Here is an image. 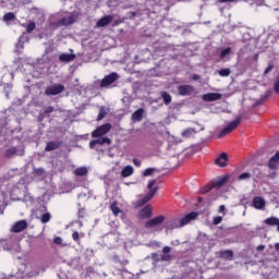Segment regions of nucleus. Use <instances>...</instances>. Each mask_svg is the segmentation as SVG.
<instances>
[{"mask_svg":"<svg viewBox=\"0 0 279 279\" xmlns=\"http://www.w3.org/2000/svg\"><path fill=\"white\" fill-rule=\"evenodd\" d=\"M204 130H205V128H204V126H202V128H201V132H204Z\"/></svg>","mask_w":279,"mask_h":279,"instance_id":"60","label":"nucleus"},{"mask_svg":"<svg viewBox=\"0 0 279 279\" xmlns=\"http://www.w3.org/2000/svg\"><path fill=\"white\" fill-rule=\"evenodd\" d=\"M78 215H80V217H84L82 211H80Z\"/></svg>","mask_w":279,"mask_h":279,"instance_id":"59","label":"nucleus"},{"mask_svg":"<svg viewBox=\"0 0 279 279\" xmlns=\"http://www.w3.org/2000/svg\"><path fill=\"white\" fill-rule=\"evenodd\" d=\"M230 73H232L230 69H222L218 71V74L220 75V77H230Z\"/></svg>","mask_w":279,"mask_h":279,"instance_id":"35","label":"nucleus"},{"mask_svg":"<svg viewBox=\"0 0 279 279\" xmlns=\"http://www.w3.org/2000/svg\"><path fill=\"white\" fill-rule=\"evenodd\" d=\"M78 215H80V217H84L82 211H80Z\"/></svg>","mask_w":279,"mask_h":279,"instance_id":"58","label":"nucleus"},{"mask_svg":"<svg viewBox=\"0 0 279 279\" xmlns=\"http://www.w3.org/2000/svg\"><path fill=\"white\" fill-rule=\"evenodd\" d=\"M264 223H266V226H277V230L279 232V218L277 217L266 218L264 220Z\"/></svg>","mask_w":279,"mask_h":279,"instance_id":"26","label":"nucleus"},{"mask_svg":"<svg viewBox=\"0 0 279 279\" xmlns=\"http://www.w3.org/2000/svg\"><path fill=\"white\" fill-rule=\"evenodd\" d=\"M179 95H182L183 97H186L189 95H193L195 93V87L192 85H180L178 87Z\"/></svg>","mask_w":279,"mask_h":279,"instance_id":"8","label":"nucleus"},{"mask_svg":"<svg viewBox=\"0 0 279 279\" xmlns=\"http://www.w3.org/2000/svg\"><path fill=\"white\" fill-rule=\"evenodd\" d=\"M88 169L86 167H80L74 170V175H87Z\"/></svg>","mask_w":279,"mask_h":279,"instance_id":"32","label":"nucleus"},{"mask_svg":"<svg viewBox=\"0 0 279 279\" xmlns=\"http://www.w3.org/2000/svg\"><path fill=\"white\" fill-rule=\"evenodd\" d=\"M222 97L219 93H208L203 95V101H219Z\"/></svg>","mask_w":279,"mask_h":279,"instance_id":"12","label":"nucleus"},{"mask_svg":"<svg viewBox=\"0 0 279 279\" xmlns=\"http://www.w3.org/2000/svg\"><path fill=\"white\" fill-rule=\"evenodd\" d=\"M154 184H156V180H151L148 182L147 189L149 190V193L143 198L138 199V206H145V204H147V202H149L154 197V195H156V191H158V187L153 189Z\"/></svg>","mask_w":279,"mask_h":279,"instance_id":"3","label":"nucleus"},{"mask_svg":"<svg viewBox=\"0 0 279 279\" xmlns=\"http://www.w3.org/2000/svg\"><path fill=\"white\" fill-rule=\"evenodd\" d=\"M72 239H73V241H75L76 243H80V232L74 231V232L72 233Z\"/></svg>","mask_w":279,"mask_h":279,"instance_id":"45","label":"nucleus"},{"mask_svg":"<svg viewBox=\"0 0 279 279\" xmlns=\"http://www.w3.org/2000/svg\"><path fill=\"white\" fill-rule=\"evenodd\" d=\"M27 228V221L26 220H20L13 225L11 228V231L17 233V232H23Z\"/></svg>","mask_w":279,"mask_h":279,"instance_id":"14","label":"nucleus"},{"mask_svg":"<svg viewBox=\"0 0 279 279\" xmlns=\"http://www.w3.org/2000/svg\"><path fill=\"white\" fill-rule=\"evenodd\" d=\"M221 221H223V218L221 216H217V217H214V226H219V223H221Z\"/></svg>","mask_w":279,"mask_h":279,"instance_id":"43","label":"nucleus"},{"mask_svg":"<svg viewBox=\"0 0 279 279\" xmlns=\"http://www.w3.org/2000/svg\"><path fill=\"white\" fill-rule=\"evenodd\" d=\"M276 175V173L271 174L270 178H274Z\"/></svg>","mask_w":279,"mask_h":279,"instance_id":"62","label":"nucleus"},{"mask_svg":"<svg viewBox=\"0 0 279 279\" xmlns=\"http://www.w3.org/2000/svg\"><path fill=\"white\" fill-rule=\"evenodd\" d=\"M60 93H64V85L62 84H53L46 87L45 94L48 97L60 95Z\"/></svg>","mask_w":279,"mask_h":279,"instance_id":"4","label":"nucleus"},{"mask_svg":"<svg viewBox=\"0 0 279 279\" xmlns=\"http://www.w3.org/2000/svg\"><path fill=\"white\" fill-rule=\"evenodd\" d=\"M151 258H153L154 263H158V260H160V259L158 258V254H157V253H153V254H151Z\"/></svg>","mask_w":279,"mask_h":279,"instance_id":"49","label":"nucleus"},{"mask_svg":"<svg viewBox=\"0 0 279 279\" xmlns=\"http://www.w3.org/2000/svg\"><path fill=\"white\" fill-rule=\"evenodd\" d=\"M171 245L178 246L180 245V240H174L171 242Z\"/></svg>","mask_w":279,"mask_h":279,"instance_id":"53","label":"nucleus"},{"mask_svg":"<svg viewBox=\"0 0 279 279\" xmlns=\"http://www.w3.org/2000/svg\"><path fill=\"white\" fill-rule=\"evenodd\" d=\"M213 187V184L211 185H206L205 187H202L201 189V193L204 195L206 193H208V191H210Z\"/></svg>","mask_w":279,"mask_h":279,"instance_id":"44","label":"nucleus"},{"mask_svg":"<svg viewBox=\"0 0 279 279\" xmlns=\"http://www.w3.org/2000/svg\"><path fill=\"white\" fill-rule=\"evenodd\" d=\"M232 256H234V253H232V251L220 252V258H225V260H232Z\"/></svg>","mask_w":279,"mask_h":279,"instance_id":"30","label":"nucleus"},{"mask_svg":"<svg viewBox=\"0 0 279 279\" xmlns=\"http://www.w3.org/2000/svg\"><path fill=\"white\" fill-rule=\"evenodd\" d=\"M34 175L36 178H39V180H43V178H45V169L43 168H37L34 170Z\"/></svg>","mask_w":279,"mask_h":279,"instance_id":"34","label":"nucleus"},{"mask_svg":"<svg viewBox=\"0 0 279 279\" xmlns=\"http://www.w3.org/2000/svg\"><path fill=\"white\" fill-rule=\"evenodd\" d=\"M171 247L170 246H163L162 248V255H161V260L163 263H169V260H172V256L170 254Z\"/></svg>","mask_w":279,"mask_h":279,"instance_id":"22","label":"nucleus"},{"mask_svg":"<svg viewBox=\"0 0 279 279\" xmlns=\"http://www.w3.org/2000/svg\"><path fill=\"white\" fill-rule=\"evenodd\" d=\"M165 222V216H157L145 223V228L151 230V228H158V226Z\"/></svg>","mask_w":279,"mask_h":279,"instance_id":"6","label":"nucleus"},{"mask_svg":"<svg viewBox=\"0 0 279 279\" xmlns=\"http://www.w3.org/2000/svg\"><path fill=\"white\" fill-rule=\"evenodd\" d=\"M159 232H162V228L158 229Z\"/></svg>","mask_w":279,"mask_h":279,"instance_id":"63","label":"nucleus"},{"mask_svg":"<svg viewBox=\"0 0 279 279\" xmlns=\"http://www.w3.org/2000/svg\"><path fill=\"white\" fill-rule=\"evenodd\" d=\"M275 248L277 250V252H279V243L275 244Z\"/></svg>","mask_w":279,"mask_h":279,"instance_id":"56","label":"nucleus"},{"mask_svg":"<svg viewBox=\"0 0 279 279\" xmlns=\"http://www.w3.org/2000/svg\"><path fill=\"white\" fill-rule=\"evenodd\" d=\"M154 171H156V168H147L144 172H143V175L145 178L151 175V173H154Z\"/></svg>","mask_w":279,"mask_h":279,"instance_id":"42","label":"nucleus"},{"mask_svg":"<svg viewBox=\"0 0 279 279\" xmlns=\"http://www.w3.org/2000/svg\"><path fill=\"white\" fill-rule=\"evenodd\" d=\"M253 206L257 210H265V198L256 196L253 198Z\"/></svg>","mask_w":279,"mask_h":279,"instance_id":"16","label":"nucleus"},{"mask_svg":"<svg viewBox=\"0 0 279 279\" xmlns=\"http://www.w3.org/2000/svg\"><path fill=\"white\" fill-rule=\"evenodd\" d=\"M75 58H76L75 53H61L59 56L60 62H65V64H69V62H73Z\"/></svg>","mask_w":279,"mask_h":279,"instance_id":"23","label":"nucleus"},{"mask_svg":"<svg viewBox=\"0 0 279 279\" xmlns=\"http://www.w3.org/2000/svg\"><path fill=\"white\" fill-rule=\"evenodd\" d=\"M14 19H16V16L12 12H9L3 16V21H14Z\"/></svg>","mask_w":279,"mask_h":279,"instance_id":"40","label":"nucleus"},{"mask_svg":"<svg viewBox=\"0 0 279 279\" xmlns=\"http://www.w3.org/2000/svg\"><path fill=\"white\" fill-rule=\"evenodd\" d=\"M143 114H145V109L143 108H140L133 112L131 116L133 123H140V121H143Z\"/></svg>","mask_w":279,"mask_h":279,"instance_id":"15","label":"nucleus"},{"mask_svg":"<svg viewBox=\"0 0 279 279\" xmlns=\"http://www.w3.org/2000/svg\"><path fill=\"white\" fill-rule=\"evenodd\" d=\"M110 210L112 211L114 217H118V215H122V217H123V211L117 206V204H114V203L111 204Z\"/></svg>","mask_w":279,"mask_h":279,"instance_id":"33","label":"nucleus"},{"mask_svg":"<svg viewBox=\"0 0 279 279\" xmlns=\"http://www.w3.org/2000/svg\"><path fill=\"white\" fill-rule=\"evenodd\" d=\"M34 29H36V23H34V22L28 23V25L26 26L27 34H32V32H34Z\"/></svg>","mask_w":279,"mask_h":279,"instance_id":"38","label":"nucleus"},{"mask_svg":"<svg viewBox=\"0 0 279 279\" xmlns=\"http://www.w3.org/2000/svg\"><path fill=\"white\" fill-rule=\"evenodd\" d=\"M106 114H107L106 109L101 107L98 113L97 121H101L106 117Z\"/></svg>","mask_w":279,"mask_h":279,"instance_id":"41","label":"nucleus"},{"mask_svg":"<svg viewBox=\"0 0 279 279\" xmlns=\"http://www.w3.org/2000/svg\"><path fill=\"white\" fill-rule=\"evenodd\" d=\"M3 250H12V243L11 242H5L3 244Z\"/></svg>","mask_w":279,"mask_h":279,"instance_id":"48","label":"nucleus"},{"mask_svg":"<svg viewBox=\"0 0 279 279\" xmlns=\"http://www.w3.org/2000/svg\"><path fill=\"white\" fill-rule=\"evenodd\" d=\"M161 98L163 100L165 106H169V104H171L172 101L171 94L167 92H161Z\"/></svg>","mask_w":279,"mask_h":279,"instance_id":"29","label":"nucleus"},{"mask_svg":"<svg viewBox=\"0 0 279 279\" xmlns=\"http://www.w3.org/2000/svg\"><path fill=\"white\" fill-rule=\"evenodd\" d=\"M228 180H230L229 175L218 177L211 182V189H221V186H223V184H226Z\"/></svg>","mask_w":279,"mask_h":279,"instance_id":"9","label":"nucleus"},{"mask_svg":"<svg viewBox=\"0 0 279 279\" xmlns=\"http://www.w3.org/2000/svg\"><path fill=\"white\" fill-rule=\"evenodd\" d=\"M13 156H21V153H19V149L16 147L8 148L4 153V157L12 158Z\"/></svg>","mask_w":279,"mask_h":279,"instance_id":"25","label":"nucleus"},{"mask_svg":"<svg viewBox=\"0 0 279 279\" xmlns=\"http://www.w3.org/2000/svg\"><path fill=\"white\" fill-rule=\"evenodd\" d=\"M165 228L167 230H175V228H182V222L180 219H171L166 222Z\"/></svg>","mask_w":279,"mask_h":279,"instance_id":"13","label":"nucleus"},{"mask_svg":"<svg viewBox=\"0 0 279 279\" xmlns=\"http://www.w3.org/2000/svg\"><path fill=\"white\" fill-rule=\"evenodd\" d=\"M269 97H271V90L266 92V94L262 96L260 99H258L254 106H260V104L267 101Z\"/></svg>","mask_w":279,"mask_h":279,"instance_id":"31","label":"nucleus"},{"mask_svg":"<svg viewBox=\"0 0 279 279\" xmlns=\"http://www.w3.org/2000/svg\"><path fill=\"white\" fill-rule=\"evenodd\" d=\"M198 214L195 211H192L190 214H187L185 217L181 218V226L182 228H184V226H189L190 221H195V219H197Z\"/></svg>","mask_w":279,"mask_h":279,"instance_id":"11","label":"nucleus"},{"mask_svg":"<svg viewBox=\"0 0 279 279\" xmlns=\"http://www.w3.org/2000/svg\"><path fill=\"white\" fill-rule=\"evenodd\" d=\"M62 143L61 142H56V141H51L48 142L45 148V151H53L56 149H60Z\"/></svg>","mask_w":279,"mask_h":279,"instance_id":"24","label":"nucleus"},{"mask_svg":"<svg viewBox=\"0 0 279 279\" xmlns=\"http://www.w3.org/2000/svg\"><path fill=\"white\" fill-rule=\"evenodd\" d=\"M28 40L29 38H27V35L25 33L20 37L17 44L15 45L17 53H21V51H23V45H25V43H27Z\"/></svg>","mask_w":279,"mask_h":279,"instance_id":"18","label":"nucleus"},{"mask_svg":"<svg viewBox=\"0 0 279 279\" xmlns=\"http://www.w3.org/2000/svg\"><path fill=\"white\" fill-rule=\"evenodd\" d=\"M132 173H134V168L132 166H126L121 171L122 178H130Z\"/></svg>","mask_w":279,"mask_h":279,"instance_id":"27","label":"nucleus"},{"mask_svg":"<svg viewBox=\"0 0 279 279\" xmlns=\"http://www.w3.org/2000/svg\"><path fill=\"white\" fill-rule=\"evenodd\" d=\"M77 21V15L70 13L59 21V25H73Z\"/></svg>","mask_w":279,"mask_h":279,"instance_id":"10","label":"nucleus"},{"mask_svg":"<svg viewBox=\"0 0 279 279\" xmlns=\"http://www.w3.org/2000/svg\"><path fill=\"white\" fill-rule=\"evenodd\" d=\"M265 250V245L257 246V252H263Z\"/></svg>","mask_w":279,"mask_h":279,"instance_id":"55","label":"nucleus"},{"mask_svg":"<svg viewBox=\"0 0 279 279\" xmlns=\"http://www.w3.org/2000/svg\"><path fill=\"white\" fill-rule=\"evenodd\" d=\"M241 121H243V116H238L235 120L229 122L227 126L222 130V132L219 133L218 138H223V136H228L230 132H233V130H236V128L241 125Z\"/></svg>","mask_w":279,"mask_h":279,"instance_id":"1","label":"nucleus"},{"mask_svg":"<svg viewBox=\"0 0 279 279\" xmlns=\"http://www.w3.org/2000/svg\"><path fill=\"white\" fill-rule=\"evenodd\" d=\"M140 219H149L151 218V206L147 205L144 207L140 214H138Z\"/></svg>","mask_w":279,"mask_h":279,"instance_id":"21","label":"nucleus"},{"mask_svg":"<svg viewBox=\"0 0 279 279\" xmlns=\"http://www.w3.org/2000/svg\"><path fill=\"white\" fill-rule=\"evenodd\" d=\"M271 71H274V64H269V65H268V69H266V70L264 71V75H267L268 73H271Z\"/></svg>","mask_w":279,"mask_h":279,"instance_id":"47","label":"nucleus"},{"mask_svg":"<svg viewBox=\"0 0 279 279\" xmlns=\"http://www.w3.org/2000/svg\"><path fill=\"white\" fill-rule=\"evenodd\" d=\"M250 178H252V174H251V173H248V172H243L242 174H240V175L238 177V180H240V181L250 180Z\"/></svg>","mask_w":279,"mask_h":279,"instance_id":"39","label":"nucleus"},{"mask_svg":"<svg viewBox=\"0 0 279 279\" xmlns=\"http://www.w3.org/2000/svg\"><path fill=\"white\" fill-rule=\"evenodd\" d=\"M197 132H199V129L187 128L181 132V136H183L184 138H191V136H195Z\"/></svg>","mask_w":279,"mask_h":279,"instance_id":"20","label":"nucleus"},{"mask_svg":"<svg viewBox=\"0 0 279 279\" xmlns=\"http://www.w3.org/2000/svg\"><path fill=\"white\" fill-rule=\"evenodd\" d=\"M40 221L41 223H49V221H51V214L49 213L43 214Z\"/></svg>","mask_w":279,"mask_h":279,"instance_id":"36","label":"nucleus"},{"mask_svg":"<svg viewBox=\"0 0 279 279\" xmlns=\"http://www.w3.org/2000/svg\"><path fill=\"white\" fill-rule=\"evenodd\" d=\"M112 141L108 137H99L97 140L90 141L89 147L90 149H99L97 148V145H110Z\"/></svg>","mask_w":279,"mask_h":279,"instance_id":"7","label":"nucleus"},{"mask_svg":"<svg viewBox=\"0 0 279 279\" xmlns=\"http://www.w3.org/2000/svg\"><path fill=\"white\" fill-rule=\"evenodd\" d=\"M32 271H28L27 272V276H28V278H34V277H36V276H39V274H40V268H39V266L38 265H33L32 266Z\"/></svg>","mask_w":279,"mask_h":279,"instance_id":"28","label":"nucleus"},{"mask_svg":"<svg viewBox=\"0 0 279 279\" xmlns=\"http://www.w3.org/2000/svg\"><path fill=\"white\" fill-rule=\"evenodd\" d=\"M51 112H53V107H48L45 109L46 114H51Z\"/></svg>","mask_w":279,"mask_h":279,"instance_id":"50","label":"nucleus"},{"mask_svg":"<svg viewBox=\"0 0 279 279\" xmlns=\"http://www.w3.org/2000/svg\"><path fill=\"white\" fill-rule=\"evenodd\" d=\"M112 15H106L104 17H101L100 20H98L96 26L97 27H106L108 25H110V23H112Z\"/></svg>","mask_w":279,"mask_h":279,"instance_id":"19","label":"nucleus"},{"mask_svg":"<svg viewBox=\"0 0 279 279\" xmlns=\"http://www.w3.org/2000/svg\"><path fill=\"white\" fill-rule=\"evenodd\" d=\"M62 239L60 238V236H56L54 239H53V243L56 244V245H62Z\"/></svg>","mask_w":279,"mask_h":279,"instance_id":"46","label":"nucleus"},{"mask_svg":"<svg viewBox=\"0 0 279 279\" xmlns=\"http://www.w3.org/2000/svg\"><path fill=\"white\" fill-rule=\"evenodd\" d=\"M228 154L221 153L218 158L215 160V165L218 167H228Z\"/></svg>","mask_w":279,"mask_h":279,"instance_id":"17","label":"nucleus"},{"mask_svg":"<svg viewBox=\"0 0 279 279\" xmlns=\"http://www.w3.org/2000/svg\"><path fill=\"white\" fill-rule=\"evenodd\" d=\"M198 202L202 203V197H198Z\"/></svg>","mask_w":279,"mask_h":279,"instance_id":"61","label":"nucleus"},{"mask_svg":"<svg viewBox=\"0 0 279 279\" xmlns=\"http://www.w3.org/2000/svg\"><path fill=\"white\" fill-rule=\"evenodd\" d=\"M231 53H232V48L228 47V48L223 49L220 52L221 60H223V58H226V56H230Z\"/></svg>","mask_w":279,"mask_h":279,"instance_id":"37","label":"nucleus"},{"mask_svg":"<svg viewBox=\"0 0 279 279\" xmlns=\"http://www.w3.org/2000/svg\"><path fill=\"white\" fill-rule=\"evenodd\" d=\"M193 80H201V76H199V75H195V76L193 77Z\"/></svg>","mask_w":279,"mask_h":279,"instance_id":"57","label":"nucleus"},{"mask_svg":"<svg viewBox=\"0 0 279 279\" xmlns=\"http://www.w3.org/2000/svg\"><path fill=\"white\" fill-rule=\"evenodd\" d=\"M141 160L140 159H133V165H135V167H141Z\"/></svg>","mask_w":279,"mask_h":279,"instance_id":"51","label":"nucleus"},{"mask_svg":"<svg viewBox=\"0 0 279 279\" xmlns=\"http://www.w3.org/2000/svg\"><path fill=\"white\" fill-rule=\"evenodd\" d=\"M119 80V74L117 72H112L109 75H106L101 81L99 82L100 88H112L114 85V82Z\"/></svg>","mask_w":279,"mask_h":279,"instance_id":"2","label":"nucleus"},{"mask_svg":"<svg viewBox=\"0 0 279 279\" xmlns=\"http://www.w3.org/2000/svg\"><path fill=\"white\" fill-rule=\"evenodd\" d=\"M218 1H219V3H230V2H232L234 0H218Z\"/></svg>","mask_w":279,"mask_h":279,"instance_id":"54","label":"nucleus"},{"mask_svg":"<svg viewBox=\"0 0 279 279\" xmlns=\"http://www.w3.org/2000/svg\"><path fill=\"white\" fill-rule=\"evenodd\" d=\"M219 213H226V206L225 205H220Z\"/></svg>","mask_w":279,"mask_h":279,"instance_id":"52","label":"nucleus"},{"mask_svg":"<svg viewBox=\"0 0 279 279\" xmlns=\"http://www.w3.org/2000/svg\"><path fill=\"white\" fill-rule=\"evenodd\" d=\"M110 130H112V125L107 123L98 126L93 133L92 137L93 138H99L101 136H105V134L109 133Z\"/></svg>","mask_w":279,"mask_h":279,"instance_id":"5","label":"nucleus"}]
</instances>
